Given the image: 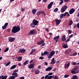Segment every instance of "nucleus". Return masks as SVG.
Listing matches in <instances>:
<instances>
[{"label": "nucleus", "instance_id": "7c9ffc66", "mask_svg": "<svg viewBox=\"0 0 79 79\" xmlns=\"http://www.w3.org/2000/svg\"><path fill=\"white\" fill-rule=\"evenodd\" d=\"M9 50V48H6L4 50V52H7V51Z\"/></svg>", "mask_w": 79, "mask_h": 79}, {"label": "nucleus", "instance_id": "e2e57ef3", "mask_svg": "<svg viewBox=\"0 0 79 79\" xmlns=\"http://www.w3.org/2000/svg\"><path fill=\"white\" fill-rule=\"evenodd\" d=\"M68 1H69V0H64V2H68Z\"/></svg>", "mask_w": 79, "mask_h": 79}, {"label": "nucleus", "instance_id": "4d7b16f0", "mask_svg": "<svg viewBox=\"0 0 79 79\" xmlns=\"http://www.w3.org/2000/svg\"><path fill=\"white\" fill-rule=\"evenodd\" d=\"M18 70H14L13 72V73H16V72H18Z\"/></svg>", "mask_w": 79, "mask_h": 79}, {"label": "nucleus", "instance_id": "f8f14e48", "mask_svg": "<svg viewBox=\"0 0 79 79\" xmlns=\"http://www.w3.org/2000/svg\"><path fill=\"white\" fill-rule=\"evenodd\" d=\"M8 23H6L4 24V25L2 27V28L3 29H5L6 28V27L8 26Z\"/></svg>", "mask_w": 79, "mask_h": 79}, {"label": "nucleus", "instance_id": "a878e982", "mask_svg": "<svg viewBox=\"0 0 79 79\" xmlns=\"http://www.w3.org/2000/svg\"><path fill=\"white\" fill-rule=\"evenodd\" d=\"M16 67V65H14L13 66H12L10 68V69H15V68Z\"/></svg>", "mask_w": 79, "mask_h": 79}, {"label": "nucleus", "instance_id": "69168bd1", "mask_svg": "<svg viewBox=\"0 0 79 79\" xmlns=\"http://www.w3.org/2000/svg\"><path fill=\"white\" fill-rule=\"evenodd\" d=\"M20 15H19V14H17V15L16 16V17L17 18H18V17H19V16Z\"/></svg>", "mask_w": 79, "mask_h": 79}, {"label": "nucleus", "instance_id": "412c9836", "mask_svg": "<svg viewBox=\"0 0 79 79\" xmlns=\"http://www.w3.org/2000/svg\"><path fill=\"white\" fill-rule=\"evenodd\" d=\"M37 10L35 9H32V14L33 15H35V14L36 13V12H37Z\"/></svg>", "mask_w": 79, "mask_h": 79}, {"label": "nucleus", "instance_id": "473e14b6", "mask_svg": "<svg viewBox=\"0 0 79 79\" xmlns=\"http://www.w3.org/2000/svg\"><path fill=\"white\" fill-rule=\"evenodd\" d=\"M73 79H78V78H77V76H73Z\"/></svg>", "mask_w": 79, "mask_h": 79}, {"label": "nucleus", "instance_id": "9d476101", "mask_svg": "<svg viewBox=\"0 0 79 79\" xmlns=\"http://www.w3.org/2000/svg\"><path fill=\"white\" fill-rule=\"evenodd\" d=\"M71 73L72 74H76L79 73V70H77L76 72L74 70H71Z\"/></svg>", "mask_w": 79, "mask_h": 79}, {"label": "nucleus", "instance_id": "338daca9", "mask_svg": "<svg viewBox=\"0 0 79 79\" xmlns=\"http://www.w3.org/2000/svg\"><path fill=\"white\" fill-rule=\"evenodd\" d=\"M19 79H24V77H21Z\"/></svg>", "mask_w": 79, "mask_h": 79}, {"label": "nucleus", "instance_id": "cd10ccee", "mask_svg": "<svg viewBox=\"0 0 79 79\" xmlns=\"http://www.w3.org/2000/svg\"><path fill=\"white\" fill-rule=\"evenodd\" d=\"M54 77V76H50L48 77L47 79H51L52 78H53Z\"/></svg>", "mask_w": 79, "mask_h": 79}, {"label": "nucleus", "instance_id": "6e6552de", "mask_svg": "<svg viewBox=\"0 0 79 79\" xmlns=\"http://www.w3.org/2000/svg\"><path fill=\"white\" fill-rule=\"evenodd\" d=\"M53 2H51L50 4L48 6V9H50V8H52V5H53Z\"/></svg>", "mask_w": 79, "mask_h": 79}, {"label": "nucleus", "instance_id": "f257e3e1", "mask_svg": "<svg viewBox=\"0 0 79 79\" xmlns=\"http://www.w3.org/2000/svg\"><path fill=\"white\" fill-rule=\"evenodd\" d=\"M20 30H21V28L19 27L14 26L12 28V32L13 33H16V32H19Z\"/></svg>", "mask_w": 79, "mask_h": 79}, {"label": "nucleus", "instance_id": "37998d69", "mask_svg": "<svg viewBox=\"0 0 79 79\" xmlns=\"http://www.w3.org/2000/svg\"><path fill=\"white\" fill-rule=\"evenodd\" d=\"M31 27H35V26H34V25H33V24L32 23H31V24L30 25Z\"/></svg>", "mask_w": 79, "mask_h": 79}, {"label": "nucleus", "instance_id": "393cba45", "mask_svg": "<svg viewBox=\"0 0 79 79\" xmlns=\"http://www.w3.org/2000/svg\"><path fill=\"white\" fill-rule=\"evenodd\" d=\"M12 75L15 76V77H18V73H15L13 72L12 73Z\"/></svg>", "mask_w": 79, "mask_h": 79}, {"label": "nucleus", "instance_id": "4be33fe9", "mask_svg": "<svg viewBox=\"0 0 79 79\" xmlns=\"http://www.w3.org/2000/svg\"><path fill=\"white\" fill-rule=\"evenodd\" d=\"M44 40H42L41 41H40V43L41 44V45H41V46H44L45 45V43H44Z\"/></svg>", "mask_w": 79, "mask_h": 79}, {"label": "nucleus", "instance_id": "680f3d73", "mask_svg": "<svg viewBox=\"0 0 79 79\" xmlns=\"http://www.w3.org/2000/svg\"><path fill=\"white\" fill-rule=\"evenodd\" d=\"M18 65L19 66H22V64L21 63H19Z\"/></svg>", "mask_w": 79, "mask_h": 79}, {"label": "nucleus", "instance_id": "9b49d317", "mask_svg": "<svg viewBox=\"0 0 79 79\" xmlns=\"http://www.w3.org/2000/svg\"><path fill=\"white\" fill-rule=\"evenodd\" d=\"M19 53H25L26 52V50L23 49H20L19 51H18Z\"/></svg>", "mask_w": 79, "mask_h": 79}, {"label": "nucleus", "instance_id": "4c0bfd02", "mask_svg": "<svg viewBox=\"0 0 79 79\" xmlns=\"http://www.w3.org/2000/svg\"><path fill=\"white\" fill-rule=\"evenodd\" d=\"M72 65H73V66L77 65V63H76L75 62H72Z\"/></svg>", "mask_w": 79, "mask_h": 79}, {"label": "nucleus", "instance_id": "39448f33", "mask_svg": "<svg viewBox=\"0 0 79 79\" xmlns=\"http://www.w3.org/2000/svg\"><path fill=\"white\" fill-rule=\"evenodd\" d=\"M59 39H60V36L58 35L53 38V39L56 41V42H58L59 41Z\"/></svg>", "mask_w": 79, "mask_h": 79}, {"label": "nucleus", "instance_id": "aec40b11", "mask_svg": "<svg viewBox=\"0 0 79 79\" xmlns=\"http://www.w3.org/2000/svg\"><path fill=\"white\" fill-rule=\"evenodd\" d=\"M52 68L51 67H49L46 69V71H49L52 70Z\"/></svg>", "mask_w": 79, "mask_h": 79}, {"label": "nucleus", "instance_id": "dca6fc26", "mask_svg": "<svg viewBox=\"0 0 79 79\" xmlns=\"http://www.w3.org/2000/svg\"><path fill=\"white\" fill-rule=\"evenodd\" d=\"M52 62L51 63V64H53L55 63V58H52L51 60Z\"/></svg>", "mask_w": 79, "mask_h": 79}, {"label": "nucleus", "instance_id": "79ce46f5", "mask_svg": "<svg viewBox=\"0 0 79 79\" xmlns=\"http://www.w3.org/2000/svg\"><path fill=\"white\" fill-rule=\"evenodd\" d=\"M66 13V15H67V16H69V13L68 12H66L65 13Z\"/></svg>", "mask_w": 79, "mask_h": 79}, {"label": "nucleus", "instance_id": "c03bdc74", "mask_svg": "<svg viewBox=\"0 0 79 79\" xmlns=\"http://www.w3.org/2000/svg\"><path fill=\"white\" fill-rule=\"evenodd\" d=\"M68 76H69V75H68L66 74L64 75V77L65 78H66L68 77Z\"/></svg>", "mask_w": 79, "mask_h": 79}, {"label": "nucleus", "instance_id": "49530a36", "mask_svg": "<svg viewBox=\"0 0 79 79\" xmlns=\"http://www.w3.org/2000/svg\"><path fill=\"white\" fill-rule=\"evenodd\" d=\"M76 55H77V53L76 52L74 53L72 55V56H76Z\"/></svg>", "mask_w": 79, "mask_h": 79}, {"label": "nucleus", "instance_id": "bf43d9fd", "mask_svg": "<svg viewBox=\"0 0 79 79\" xmlns=\"http://www.w3.org/2000/svg\"><path fill=\"white\" fill-rule=\"evenodd\" d=\"M35 49H32L31 50V51H32V52L33 53L34 52H35Z\"/></svg>", "mask_w": 79, "mask_h": 79}, {"label": "nucleus", "instance_id": "bb28decb", "mask_svg": "<svg viewBox=\"0 0 79 79\" xmlns=\"http://www.w3.org/2000/svg\"><path fill=\"white\" fill-rule=\"evenodd\" d=\"M18 61H21L22 60V57L21 56H19L18 57Z\"/></svg>", "mask_w": 79, "mask_h": 79}, {"label": "nucleus", "instance_id": "603ef678", "mask_svg": "<svg viewBox=\"0 0 79 79\" xmlns=\"http://www.w3.org/2000/svg\"><path fill=\"white\" fill-rule=\"evenodd\" d=\"M48 75H46L45 77V79H47V78H48Z\"/></svg>", "mask_w": 79, "mask_h": 79}, {"label": "nucleus", "instance_id": "774afa93", "mask_svg": "<svg viewBox=\"0 0 79 79\" xmlns=\"http://www.w3.org/2000/svg\"><path fill=\"white\" fill-rule=\"evenodd\" d=\"M41 56H44V55H45V54H44V53H42L41 54Z\"/></svg>", "mask_w": 79, "mask_h": 79}, {"label": "nucleus", "instance_id": "4468645a", "mask_svg": "<svg viewBox=\"0 0 79 79\" xmlns=\"http://www.w3.org/2000/svg\"><path fill=\"white\" fill-rule=\"evenodd\" d=\"M71 50L67 49L66 51L65 52V54H69V53H71Z\"/></svg>", "mask_w": 79, "mask_h": 79}, {"label": "nucleus", "instance_id": "0eeeda50", "mask_svg": "<svg viewBox=\"0 0 79 79\" xmlns=\"http://www.w3.org/2000/svg\"><path fill=\"white\" fill-rule=\"evenodd\" d=\"M55 21H56V24L57 25H59V24H60V23H61V19H59L58 20V19H56L55 20Z\"/></svg>", "mask_w": 79, "mask_h": 79}, {"label": "nucleus", "instance_id": "423d86ee", "mask_svg": "<svg viewBox=\"0 0 79 79\" xmlns=\"http://www.w3.org/2000/svg\"><path fill=\"white\" fill-rule=\"evenodd\" d=\"M36 32L34 30H31L29 32V33L28 34V35H33V34H35Z\"/></svg>", "mask_w": 79, "mask_h": 79}, {"label": "nucleus", "instance_id": "5701e85b", "mask_svg": "<svg viewBox=\"0 0 79 79\" xmlns=\"http://www.w3.org/2000/svg\"><path fill=\"white\" fill-rule=\"evenodd\" d=\"M62 47L63 48H68V46L66 45V44H62Z\"/></svg>", "mask_w": 79, "mask_h": 79}, {"label": "nucleus", "instance_id": "c9c22d12", "mask_svg": "<svg viewBox=\"0 0 79 79\" xmlns=\"http://www.w3.org/2000/svg\"><path fill=\"white\" fill-rule=\"evenodd\" d=\"M15 77L14 76H11L10 77L9 79H15Z\"/></svg>", "mask_w": 79, "mask_h": 79}, {"label": "nucleus", "instance_id": "6e6d98bb", "mask_svg": "<svg viewBox=\"0 0 79 79\" xmlns=\"http://www.w3.org/2000/svg\"><path fill=\"white\" fill-rule=\"evenodd\" d=\"M42 14H43V15H44V16H45V12H44V11H42Z\"/></svg>", "mask_w": 79, "mask_h": 79}, {"label": "nucleus", "instance_id": "09e8293b", "mask_svg": "<svg viewBox=\"0 0 79 79\" xmlns=\"http://www.w3.org/2000/svg\"><path fill=\"white\" fill-rule=\"evenodd\" d=\"M71 39L70 38H69L66 41V42H69L70 40Z\"/></svg>", "mask_w": 79, "mask_h": 79}, {"label": "nucleus", "instance_id": "c756f323", "mask_svg": "<svg viewBox=\"0 0 79 79\" xmlns=\"http://www.w3.org/2000/svg\"><path fill=\"white\" fill-rule=\"evenodd\" d=\"M73 24V21L72 20H70L69 22V26H71L72 24Z\"/></svg>", "mask_w": 79, "mask_h": 79}, {"label": "nucleus", "instance_id": "b1692460", "mask_svg": "<svg viewBox=\"0 0 79 79\" xmlns=\"http://www.w3.org/2000/svg\"><path fill=\"white\" fill-rule=\"evenodd\" d=\"M42 13V11L41 10L37 12L36 15L37 16H39V15H40Z\"/></svg>", "mask_w": 79, "mask_h": 79}, {"label": "nucleus", "instance_id": "864d4df0", "mask_svg": "<svg viewBox=\"0 0 79 79\" xmlns=\"http://www.w3.org/2000/svg\"><path fill=\"white\" fill-rule=\"evenodd\" d=\"M39 59H40V60H43V59H44V57L43 56H41L39 58Z\"/></svg>", "mask_w": 79, "mask_h": 79}, {"label": "nucleus", "instance_id": "f704fd0d", "mask_svg": "<svg viewBox=\"0 0 79 79\" xmlns=\"http://www.w3.org/2000/svg\"><path fill=\"white\" fill-rule=\"evenodd\" d=\"M7 76H2V79H6V78H7Z\"/></svg>", "mask_w": 79, "mask_h": 79}, {"label": "nucleus", "instance_id": "8fccbe9b", "mask_svg": "<svg viewBox=\"0 0 79 79\" xmlns=\"http://www.w3.org/2000/svg\"><path fill=\"white\" fill-rule=\"evenodd\" d=\"M64 2V1H61V2L60 3V5H61Z\"/></svg>", "mask_w": 79, "mask_h": 79}, {"label": "nucleus", "instance_id": "f03ea898", "mask_svg": "<svg viewBox=\"0 0 79 79\" xmlns=\"http://www.w3.org/2000/svg\"><path fill=\"white\" fill-rule=\"evenodd\" d=\"M68 8V7L66 6H63L61 8L60 11L61 13H64L66 9Z\"/></svg>", "mask_w": 79, "mask_h": 79}, {"label": "nucleus", "instance_id": "5fc2aeb1", "mask_svg": "<svg viewBox=\"0 0 79 79\" xmlns=\"http://www.w3.org/2000/svg\"><path fill=\"white\" fill-rule=\"evenodd\" d=\"M77 28H79V23L77 24Z\"/></svg>", "mask_w": 79, "mask_h": 79}, {"label": "nucleus", "instance_id": "ddd939ff", "mask_svg": "<svg viewBox=\"0 0 79 79\" xmlns=\"http://www.w3.org/2000/svg\"><path fill=\"white\" fill-rule=\"evenodd\" d=\"M69 65H70V63L69 62L67 64H64V67L66 69H68V68H69Z\"/></svg>", "mask_w": 79, "mask_h": 79}, {"label": "nucleus", "instance_id": "a211bd4d", "mask_svg": "<svg viewBox=\"0 0 79 79\" xmlns=\"http://www.w3.org/2000/svg\"><path fill=\"white\" fill-rule=\"evenodd\" d=\"M66 16V13L64 14H62L60 15V19H62L63 18V16Z\"/></svg>", "mask_w": 79, "mask_h": 79}, {"label": "nucleus", "instance_id": "f3484780", "mask_svg": "<svg viewBox=\"0 0 79 79\" xmlns=\"http://www.w3.org/2000/svg\"><path fill=\"white\" fill-rule=\"evenodd\" d=\"M62 41H65L66 40V36L65 35L62 36Z\"/></svg>", "mask_w": 79, "mask_h": 79}, {"label": "nucleus", "instance_id": "a19ab883", "mask_svg": "<svg viewBox=\"0 0 79 79\" xmlns=\"http://www.w3.org/2000/svg\"><path fill=\"white\" fill-rule=\"evenodd\" d=\"M78 68H79V67L78 66H76L74 69L73 70H74V71H76V70H77V69H78Z\"/></svg>", "mask_w": 79, "mask_h": 79}, {"label": "nucleus", "instance_id": "20e7f679", "mask_svg": "<svg viewBox=\"0 0 79 79\" xmlns=\"http://www.w3.org/2000/svg\"><path fill=\"white\" fill-rule=\"evenodd\" d=\"M39 23V21L35 19H34L32 21V23L34 26H37Z\"/></svg>", "mask_w": 79, "mask_h": 79}, {"label": "nucleus", "instance_id": "6ab92c4d", "mask_svg": "<svg viewBox=\"0 0 79 79\" xmlns=\"http://www.w3.org/2000/svg\"><path fill=\"white\" fill-rule=\"evenodd\" d=\"M15 40V38H12L9 40V41L10 42H13L14 40Z\"/></svg>", "mask_w": 79, "mask_h": 79}, {"label": "nucleus", "instance_id": "0e129e2a", "mask_svg": "<svg viewBox=\"0 0 79 79\" xmlns=\"http://www.w3.org/2000/svg\"><path fill=\"white\" fill-rule=\"evenodd\" d=\"M45 64L46 66H47L48 65V63L47 62H45Z\"/></svg>", "mask_w": 79, "mask_h": 79}, {"label": "nucleus", "instance_id": "c85d7f7f", "mask_svg": "<svg viewBox=\"0 0 79 79\" xmlns=\"http://www.w3.org/2000/svg\"><path fill=\"white\" fill-rule=\"evenodd\" d=\"M40 72V71H39V70H36L35 71V74H39V73Z\"/></svg>", "mask_w": 79, "mask_h": 79}, {"label": "nucleus", "instance_id": "052dcab7", "mask_svg": "<svg viewBox=\"0 0 79 79\" xmlns=\"http://www.w3.org/2000/svg\"><path fill=\"white\" fill-rule=\"evenodd\" d=\"M37 44H38V45H41L40 43V42H37Z\"/></svg>", "mask_w": 79, "mask_h": 79}, {"label": "nucleus", "instance_id": "e433bc0d", "mask_svg": "<svg viewBox=\"0 0 79 79\" xmlns=\"http://www.w3.org/2000/svg\"><path fill=\"white\" fill-rule=\"evenodd\" d=\"M44 54L45 55H48L49 53L47 51H45L44 52Z\"/></svg>", "mask_w": 79, "mask_h": 79}, {"label": "nucleus", "instance_id": "de8ad7c7", "mask_svg": "<svg viewBox=\"0 0 79 79\" xmlns=\"http://www.w3.org/2000/svg\"><path fill=\"white\" fill-rule=\"evenodd\" d=\"M53 75V73H50L48 74V76H51Z\"/></svg>", "mask_w": 79, "mask_h": 79}, {"label": "nucleus", "instance_id": "a18cd8bd", "mask_svg": "<svg viewBox=\"0 0 79 79\" xmlns=\"http://www.w3.org/2000/svg\"><path fill=\"white\" fill-rule=\"evenodd\" d=\"M58 79V77H57L56 76H54V78L53 79Z\"/></svg>", "mask_w": 79, "mask_h": 79}, {"label": "nucleus", "instance_id": "ea45409f", "mask_svg": "<svg viewBox=\"0 0 79 79\" xmlns=\"http://www.w3.org/2000/svg\"><path fill=\"white\" fill-rule=\"evenodd\" d=\"M25 10V8H23L21 9V11H22V12H24Z\"/></svg>", "mask_w": 79, "mask_h": 79}, {"label": "nucleus", "instance_id": "7ed1b4c3", "mask_svg": "<svg viewBox=\"0 0 79 79\" xmlns=\"http://www.w3.org/2000/svg\"><path fill=\"white\" fill-rule=\"evenodd\" d=\"M55 53V52L54 51H52L51 52L50 54L48 56V58H51L53 56L54 54Z\"/></svg>", "mask_w": 79, "mask_h": 79}, {"label": "nucleus", "instance_id": "72a5a7b5", "mask_svg": "<svg viewBox=\"0 0 79 79\" xmlns=\"http://www.w3.org/2000/svg\"><path fill=\"white\" fill-rule=\"evenodd\" d=\"M58 8H56L55 9H54L53 11L54 12H57V11H58Z\"/></svg>", "mask_w": 79, "mask_h": 79}, {"label": "nucleus", "instance_id": "13d9d810", "mask_svg": "<svg viewBox=\"0 0 79 79\" xmlns=\"http://www.w3.org/2000/svg\"><path fill=\"white\" fill-rule=\"evenodd\" d=\"M68 32H69V34H71V30H69Z\"/></svg>", "mask_w": 79, "mask_h": 79}, {"label": "nucleus", "instance_id": "3c124183", "mask_svg": "<svg viewBox=\"0 0 79 79\" xmlns=\"http://www.w3.org/2000/svg\"><path fill=\"white\" fill-rule=\"evenodd\" d=\"M72 37H73V35L72 34L69 36V38H71Z\"/></svg>", "mask_w": 79, "mask_h": 79}, {"label": "nucleus", "instance_id": "2eb2a0df", "mask_svg": "<svg viewBox=\"0 0 79 79\" xmlns=\"http://www.w3.org/2000/svg\"><path fill=\"white\" fill-rule=\"evenodd\" d=\"M34 64H31L28 65V67L30 69H32V68H33L34 67Z\"/></svg>", "mask_w": 79, "mask_h": 79}, {"label": "nucleus", "instance_id": "1a4fd4ad", "mask_svg": "<svg viewBox=\"0 0 79 79\" xmlns=\"http://www.w3.org/2000/svg\"><path fill=\"white\" fill-rule=\"evenodd\" d=\"M75 11V9L74 8H72L69 11V14L71 15V14H73L74 12Z\"/></svg>", "mask_w": 79, "mask_h": 79}, {"label": "nucleus", "instance_id": "58836bf2", "mask_svg": "<svg viewBox=\"0 0 79 79\" xmlns=\"http://www.w3.org/2000/svg\"><path fill=\"white\" fill-rule=\"evenodd\" d=\"M10 64V62L9 61L8 63H7L6 64H5L6 66H8V65H9V64Z\"/></svg>", "mask_w": 79, "mask_h": 79}, {"label": "nucleus", "instance_id": "2f4dec72", "mask_svg": "<svg viewBox=\"0 0 79 79\" xmlns=\"http://www.w3.org/2000/svg\"><path fill=\"white\" fill-rule=\"evenodd\" d=\"M28 61H29V60H27L25 61L24 63V65H26V64H28Z\"/></svg>", "mask_w": 79, "mask_h": 79}]
</instances>
